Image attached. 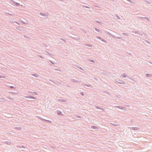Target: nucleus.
Segmentation results:
<instances>
[{
  "mask_svg": "<svg viewBox=\"0 0 152 152\" xmlns=\"http://www.w3.org/2000/svg\"><path fill=\"white\" fill-rule=\"evenodd\" d=\"M115 81L118 83L121 84H125V83L122 80H115Z\"/></svg>",
  "mask_w": 152,
  "mask_h": 152,
  "instance_id": "obj_1",
  "label": "nucleus"
},
{
  "mask_svg": "<svg viewBox=\"0 0 152 152\" xmlns=\"http://www.w3.org/2000/svg\"><path fill=\"white\" fill-rule=\"evenodd\" d=\"M115 107H116L119 109H122L123 110H125L126 109L125 107H121L120 106H115Z\"/></svg>",
  "mask_w": 152,
  "mask_h": 152,
  "instance_id": "obj_2",
  "label": "nucleus"
},
{
  "mask_svg": "<svg viewBox=\"0 0 152 152\" xmlns=\"http://www.w3.org/2000/svg\"><path fill=\"white\" fill-rule=\"evenodd\" d=\"M25 97L26 98H30L34 99H36V98L34 97H33L31 96H25Z\"/></svg>",
  "mask_w": 152,
  "mask_h": 152,
  "instance_id": "obj_3",
  "label": "nucleus"
},
{
  "mask_svg": "<svg viewBox=\"0 0 152 152\" xmlns=\"http://www.w3.org/2000/svg\"><path fill=\"white\" fill-rule=\"evenodd\" d=\"M127 77V75L126 73L122 74L121 75L120 77Z\"/></svg>",
  "mask_w": 152,
  "mask_h": 152,
  "instance_id": "obj_4",
  "label": "nucleus"
},
{
  "mask_svg": "<svg viewBox=\"0 0 152 152\" xmlns=\"http://www.w3.org/2000/svg\"><path fill=\"white\" fill-rule=\"evenodd\" d=\"M58 115H62V114L61 112L59 110H57L56 111Z\"/></svg>",
  "mask_w": 152,
  "mask_h": 152,
  "instance_id": "obj_5",
  "label": "nucleus"
},
{
  "mask_svg": "<svg viewBox=\"0 0 152 152\" xmlns=\"http://www.w3.org/2000/svg\"><path fill=\"white\" fill-rule=\"evenodd\" d=\"M142 42L145 44H146V43H148V44H150V43L149 42H148V41H146L145 39H143V40L142 41Z\"/></svg>",
  "mask_w": 152,
  "mask_h": 152,
  "instance_id": "obj_6",
  "label": "nucleus"
},
{
  "mask_svg": "<svg viewBox=\"0 0 152 152\" xmlns=\"http://www.w3.org/2000/svg\"><path fill=\"white\" fill-rule=\"evenodd\" d=\"M71 81L74 83H79V81L76 80L74 79H72L71 80Z\"/></svg>",
  "mask_w": 152,
  "mask_h": 152,
  "instance_id": "obj_7",
  "label": "nucleus"
},
{
  "mask_svg": "<svg viewBox=\"0 0 152 152\" xmlns=\"http://www.w3.org/2000/svg\"><path fill=\"white\" fill-rule=\"evenodd\" d=\"M131 129H133L134 130H137L139 129V128L137 127H133L131 128Z\"/></svg>",
  "mask_w": 152,
  "mask_h": 152,
  "instance_id": "obj_8",
  "label": "nucleus"
},
{
  "mask_svg": "<svg viewBox=\"0 0 152 152\" xmlns=\"http://www.w3.org/2000/svg\"><path fill=\"white\" fill-rule=\"evenodd\" d=\"M91 127L93 129H98V127L97 126H91Z\"/></svg>",
  "mask_w": 152,
  "mask_h": 152,
  "instance_id": "obj_9",
  "label": "nucleus"
},
{
  "mask_svg": "<svg viewBox=\"0 0 152 152\" xmlns=\"http://www.w3.org/2000/svg\"><path fill=\"white\" fill-rule=\"evenodd\" d=\"M15 129L18 130H20L22 129V128L20 127H15Z\"/></svg>",
  "mask_w": 152,
  "mask_h": 152,
  "instance_id": "obj_10",
  "label": "nucleus"
},
{
  "mask_svg": "<svg viewBox=\"0 0 152 152\" xmlns=\"http://www.w3.org/2000/svg\"><path fill=\"white\" fill-rule=\"evenodd\" d=\"M28 92L30 93L33 94H34L35 95H37V93L36 92Z\"/></svg>",
  "mask_w": 152,
  "mask_h": 152,
  "instance_id": "obj_11",
  "label": "nucleus"
},
{
  "mask_svg": "<svg viewBox=\"0 0 152 152\" xmlns=\"http://www.w3.org/2000/svg\"><path fill=\"white\" fill-rule=\"evenodd\" d=\"M4 99L2 98H0V102H4Z\"/></svg>",
  "mask_w": 152,
  "mask_h": 152,
  "instance_id": "obj_12",
  "label": "nucleus"
},
{
  "mask_svg": "<svg viewBox=\"0 0 152 152\" xmlns=\"http://www.w3.org/2000/svg\"><path fill=\"white\" fill-rule=\"evenodd\" d=\"M146 76L147 77H151L152 76L151 74H146Z\"/></svg>",
  "mask_w": 152,
  "mask_h": 152,
  "instance_id": "obj_13",
  "label": "nucleus"
},
{
  "mask_svg": "<svg viewBox=\"0 0 152 152\" xmlns=\"http://www.w3.org/2000/svg\"><path fill=\"white\" fill-rule=\"evenodd\" d=\"M44 121H46L47 122H48L49 123H52V121H50L49 120H47L44 119Z\"/></svg>",
  "mask_w": 152,
  "mask_h": 152,
  "instance_id": "obj_14",
  "label": "nucleus"
},
{
  "mask_svg": "<svg viewBox=\"0 0 152 152\" xmlns=\"http://www.w3.org/2000/svg\"><path fill=\"white\" fill-rule=\"evenodd\" d=\"M37 117L39 119H40V120L44 121V119L42 118H41L39 116H37Z\"/></svg>",
  "mask_w": 152,
  "mask_h": 152,
  "instance_id": "obj_15",
  "label": "nucleus"
},
{
  "mask_svg": "<svg viewBox=\"0 0 152 152\" xmlns=\"http://www.w3.org/2000/svg\"><path fill=\"white\" fill-rule=\"evenodd\" d=\"M32 75L36 77H37L39 76L37 74H32Z\"/></svg>",
  "mask_w": 152,
  "mask_h": 152,
  "instance_id": "obj_16",
  "label": "nucleus"
},
{
  "mask_svg": "<svg viewBox=\"0 0 152 152\" xmlns=\"http://www.w3.org/2000/svg\"><path fill=\"white\" fill-rule=\"evenodd\" d=\"M5 143L6 144H9V145H10V144H11V142H9V141H8V142H5Z\"/></svg>",
  "mask_w": 152,
  "mask_h": 152,
  "instance_id": "obj_17",
  "label": "nucleus"
},
{
  "mask_svg": "<svg viewBox=\"0 0 152 152\" xmlns=\"http://www.w3.org/2000/svg\"><path fill=\"white\" fill-rule=\"evenodd\" d=\"M0 78H5V76L4 75H0Z\"/></svg>",
  "mask_w": 152,
  "mask_h": 152,
  "instance_id": "obj_18",
  "label": "nucleus"
},
{
  "mask_svg": "<svg viewBox=\"0 0 152 152\" xmlns=\"http://www.w3.org/2000/svg\"><path fill=\"white\" fill-rule=\"evenodd\" d=\"M85 86H87L88 87H90L91 86V85L90 84L89 85H84Z\"/></svg>",
  "mask_w": 152,
  "mask_h": 152,
  "instance_id": "obj_19",
  "label": "nucleus"
},
{
  "mask_svg": "<svg viewBox=\"0 0 152 152\" xmlns=\"http://www.w3.org/2000/svg\"><path fill=\"white\" fill-rule=\"evenodd\" d=\"M101 39V40L102 41H103V42H105V41H104V39Z\"/></svg>",
  "mask_w": 152,
  "mask_h": 152,
  "instance_id": "obj_20",
  "label": "nucleus"
},
{
  "mask_svg": "<svg viewBox=\"0 0 152 152\" xmlns=\"http://www.w3.org/2000/svg\"><path fill=\"white\" fill-rule=\"evenodd\" d=\"M86 45L87 46L90 47H92V46L91 45H88H88Z\"/></svg>",
  "mask_w": 152,
  "mask_h": 152,
  "instance_id": "obj_21",
  "label": "nucleus"
},
{
  "mask_svg": "<svg viewBox=\"0 0 152 152\" xmlns=\"http://www.w3.org/2000/svg\"><path fill=\"white\" fill-rule=\"evenodd\" d=\"M80 69L81 70H84V69H83V68H82V67H80Z\"/></svg>",
  "mask_w": 152,
  "mask_h": 152,
  "instance_id": "obj_22",
  "label": "nucleus"
},
{
  "mask_svg": "<svg viewBox=\"0 0 152 152\" xmlns=\"http://www.w3.org/2000/svg\"><path fill=\"white\" fill-rule=\"evenodd\" d=\"M61 39L62 41H63L64 42H65V40H64V39L61 38Z\"/></svg>",
  "mask_w": 152,
  "mask_h": 152,
  "instance_id": "obj_23",
  "label": "nucleus"
},
{
  "mask_svg": "<svg viewBox=\"0 0 152 152\" xmlns=\"http://www.w3.org/2000/svg\"><path fill=\"white\" fill-rule=\"evenodd\" d=\"M96 108H97V109H101V108H100V107H97V106H96Z\"/></svg>",
  "mask_w": 152,
  "mask_h": 152,
  "instance_id": "obj_24",
  "label": "nucleus"
},
{
  "mask_svg": "<svg viewBox=\"0 0 152 152\" xmlns=\"http://www.w3.org/2000/svg\"><path fill=\"white\" fill-rule=\"evenodd\" d=\"M10 88H14V87L13 86H10Z\"/></svg>",
  "mask_w": 152,
  "mask_h": 152,
  "instance_id": "obj_25",
  "label": "nucleus"
},
{
  "mask_svg": "<svg viewBox=\"0 0 152 152\" xmlns=\"http://www.w3.org/2000/svg\"><path fill=\"white\" fill-rule=\"evenodd\" d=\"M77 118H81V117L80 116H77Z\"/></svg>",
  "mask_w": 152,
  "mask_h": 152,
  "instance_id": "obj_26",
  "label": "nucleus"
},
{
  "mask_svg": "<svg viewBox=\"0 0 152 152\" xmlns=\"http://www.w3.org/2000/svg\"><path fill=\"white\" fill-rule=\"evenodd\" d=\"M91 62H93V63H94V62H94V60H91Z\"/></svg>",
  "mask_w": 152,
  "mask_h": 152,
  "instance_id": "obj_27",
  "label": "nucleus"
},
{
  "mask_svg": "<svg viewBox=\"0 0 152 152\" xmlns=\"http://www.w3.org/2000/svg\"><path fill=\"white\" fill-rule=\"evenodd\" d=\"M80 94H81L82 96H83L84 95V94L83 92H81Z\"/></svg>",
  "mask_w": 152,
  "mask_h": 152,
  "instance_id": "obj_28",
  "label": "nucleus"
},
{
  "mask_svg": "<svg viewBox=\"0 0 152 152\" xmlns=\"http://www.w3.org/2000/svg\"><path fill=\"white\" fill-rule=\"evenodd\" d=\"M38 56L39 57H40L41 58H43V57H42L41 56Z\"/></svg>",
  "mask_w": 152,
  "mask_h": 152,
  "instance_id": "obj_29",
  "label": "nucleus"
},
{
  "mask_svg": "<svg viewBox=\"0 0 152 152\" xmlns=\"http://www.w3.org/2000/svg\"><path fill=\"white\" fill-rule=\"evenodd\" d=\"M8 98L9 99H10L11 100H13V99H12V98Z\"/></svg>",
  "mask_w": 152,
  "mask_h": 152,
  "instance_id": "obj_30",
  "label": "nucleus"
},
{
  "mask_svg": "<svg viewBox=\"0 0 152 152\" xmlns=\"http://www.w3.org/2000/svg\"><path fill=\"white\" fill-rule=\"evenodd\" d=\"M100 109L102 110V111H104V109H103V108H101V109Z\"/></svg>",
  "mask_w": 152,
  "mask_h": 152,
  "instance_id": "obj_31",
  "label": "nucleus"
},
{
  "mask_svg": "<svg viewBox=\"0 0 152 152\" xmlns=\"http://www.w3.org/2000/svg\"><path fill=\"white\" fill-rule=\"evenodd\" d=\"M77 68H79V69H80V67L79 66H77Z\"/></svg>",
  "mask_w": 152,
  "mask_h": 152,
  "instance_id": "obj_32",
  "label": "nucleus"
},
{
  "mask_svg": "<svg viewBox=\"0 0 152 152\" xmlns=\"http://www.w3.org/2000/svg\"><path fill=\"white\" fill-rule=\"evenodd\" d=\"M11 93L12 94H14L15 93L14 92H11Z\"/></svg>",
  "mask_w": 152,
  "mask_h": 152,
  "instance_id": "obj_33",
  "label": "nucleus"
},
{
  "mask_svg": "<svg viewBox=\"0 0 152 152\" xmlns=\"http://www.w3.org/2000/svg\"><path fill=\"white\" fill-rule=\"evenodd\" d=\"M51 62V63L52 64H54L51 61H50Z\"/></svg>",
  "mask_w": 152,
  "mask_h": 152,
  "instance_id": "obj_34",
  "label": "nucleus"
},
{
  "mask_svg": "<svg viewBox=\"0 0 152 152\" xmlns=\"http://www.w3.org/2000/svg\"><path fill=\"white\" fill-rule=\"evenodd\" d=\"M48 53L49 54V55H50V53Z\"/></svg>",
  "mask_w": 152,
  "mask_h": 152,
  "instance_id": "obj_35",
  "label": "nucleus"
},
{
  "mask_svg": "<svg viewBox=\"0 0 152 152\" xmlns=\"http://www.w3.org/2000/svg\"><path fill=\"white\" fill-rule=\"evenodd\" d=\"M62 102H64L62 100H61Z\"/></svg>",
  "mask_w": 152,
  "mask_h": 152,
  "instance_id": "obj_36",
  "label": "nucleus"
}]
</instances>
